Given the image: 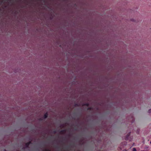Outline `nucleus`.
<instances>
[{
    "instance_id": "1",
    "label": "nucleus",
    "mask_w": 151,
    "mask_h": 151,
    "mask_svg": "<svg viewBox=\"0 0 151 151\" xmlns=\"http://www.w3.org/2000/svg\"><path fill=\"white\" fill-rule=\"evenodd\" d=\"M47 116V113H46L44 115L45 118H46Z\"/></svg>"
},
{
    "instance_id": "2",
    "label": "nucleus",
    "mask_w": 151,
    "mask_h": 151,
    "mask_svg": "<svg viewBox=\"0 0 151 151\" xmlns=\"http://www.w3.org/2000/svg\"><path fill=\"white\" fill-rule=\"evenodd\" d=\"M133 151H136V149L135 148H133Z\"/></svg>"
},
{
    "instance_id": "3",
    "label": "nucleus",
    "mask_w": 151,
    "mask_h": 151,
    "mask_svg": "<svg viewBox=\"0 0 151 151\" xmlns=\"http://www.w3.org/2000/svg\"><path fill=\"white\" fill-rule=\"evenodd\" d=\"M148 112H149L150 113L151 112V109H150L148 111Z\"/></svg>"
},
{
    "instance_id": "4",
    "label": "nucleus",
    "mask_w": 151,
    "mask_h": 151,
    "mask_svg": "<svg viewBox=\"0 0 151 151\" xmlns=\"http://www.w3.org/2000/svg\"><path fill=\"white\" fill-rule=\"evenodd\" d=\"M150 144H151V141H150Z\"/></svg>"
},
{
    "instance_id": "5",
    "label": "nucleus",
    "mask_w": 151,
    "mask_h": 151,
    "mask_svg": "<svg viewBox=\"0 0 151 151\" xmlns=\"http://www.w3.org/2000/svg\"><path fill=\"white\" fill-rule=\"evenodd\" d=\"M143 151V150H142V151Z\"/></svg>"
}]
</instances>
